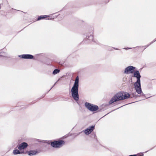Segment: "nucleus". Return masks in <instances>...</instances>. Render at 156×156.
Wrapping results in <instances>:
<instances>
[{"instance_id":"nucleus-1","label":"nucleus","mask_w":156,"mask_h":156,"mask_svg":"<svg viewBox=\"0 0 156 156\" xmlns=\"http://www.w3.org/2000/svg\"><path fill=\"white\" fill-rule=\"evenodd\" d=\"M79 87V77L77 76L75 80V83L71 89L72 95L74 99L78 101L79 99L78 88Z\"/></svg>"},{"instance_id":"nucleus-2","label":"nucleus","mask_w":156,"mask_h":156,"mask_svg":"<svg viewBox=\"0 0 156 156\" xmlns=\"http://www.w3.org/2000/svg\"><path fill=\"white\" fill-rule=\"evenodd\" d=\"M134 76L137 78V81L134 84L135 89L138 94H140L141 92L140 79L141 76L138 71H136L134 73Z\"/></svg>"},{"instance_id":"nucleus-3","label":"nucleus","mask_w":156,"mask_h":156,"mask_svg":"<svg viewBox=\"0 0 156 156\" xmlns=\"http://www.w3.org/2000/svg\"><path fill=\"white\" fill-rule=\"evenodd\" d=\"M122 93L119 92L114 95L110 101V103H112L114 102L123 99Z\"/></svg>"},{"instance_id":"nucleus-4","label":"nucleus","mask_w":156,"mask_h":156,"mask_svg":"<svg viewBox=\"0 0 156 156\" xmlns=\"http://www.w3.org/2000/svg\"><path fill=\"white\" fill-rule=\"evenodd\" d=\"M85 105L87 109L91 111H95L98 109V106L88 103H86Z\"/></svg>"},{"instance_id":"nucleus-5","label":"nucleus","mask_w":156,"mask_h":156,"mask_svg":"<svg viewBox=\"0 0 156 156\" xmlns=\"http://www.w3.org/2000/svg\"><path fill=\"white\" fill-rule=\"evenodd\" d=\"M64 143L63 141H58L51 143V145L54 147H61Z\"/></svg>"},{"instance_id":"nucleus-6","label":"nucleus","mask_w":156,"mask_h":156,"mask_svg":"<svg viewBox=\"0 0 156 156\" xmlns=\"http://www.w3.org/2000/svg\"><path fill=\"white\" fill-rule=\"evenodd\" d=\"M135 68V67L132 66H128L126 69L125 73L127 74L133 73L134 71Z\"/></svg>"},{"instance_id":"nucleus-7","label":"nucleus","mask_w":156,"mask_h":156,"mask_svg":"<svg viewBox=\"0 0 156 156\" xmlns=\"http://www.w3.org/2000/svg\"><path fill=\"white\" fill-rule=\"evenodd\" d=\"M27 143L23 142L20 144L18 148L21 151L26 148L27 146Z\"/></svg>"},{"instance_id":"nucleus-8","label":"nucleus","mask_w":156,"mask_h":156,"mask_svg":"<svg viewBox=\"0 0 156 156\" xmlns=\"http://www.w3.org/2000/svg\"><path fill=\"white\" fill-rule=\"evenodd\" d=\"M20 57L24 58L31 59L33 58V56L30 55H21Z\"/></svg>"},{"instance_id":"nucleus-9","label":"nucleus","mask_w":156,"mask_h":156,"mask_svg":"<svg viewBox=\"0 0 156 156\" xmlns=\"http://www.w3.org/2000/svg\"><path fill=\"white\" fill-rule=\"evenodd\" d=\"M94 126H92L90 128L87 129L85 131V133L86 134H90L94 129Z\"/></svg>"},{"instance_id":"nucleus-10","label":"nucleus","mask_w":156,"mask_h":156,"mask_svg":"<svg viewBox=\"0 0 156 156\" xmlns=\"http://www.w3.org/2000/svg\"><path fill=\"white\" fill-rule=\"evenodd\" d=\"M122 94L123 99L128 98L130 96L129 94L127 92L122 93Z\"/></svg>"},{"instance_id":"nucleus-11","label":"nucleus","mask_w":156,"mask_h":156,"mask_svg":"<svg viewBox=\"0 0 156 156\" xmlns=\"http://www.w3.org/2000/svg\"><path fill=\"white\" fill-rule=\"evenodd\" d=\"M24 153L23 152H20L18 150H15L13 151V153L14 154H22Z\"/></svg>"},{"instance_id":"nucleus-12","label":"nucleus","mask_w":156,"mask_h":156,"mask_svg":"<svg viewBox=\"0 0 156 156\" xmlns=\"http://www.w3.org/2000/svg\"><path fill=\"white\" fill-rule=\"evenodd\" d=\"M27 153L29 155L32 156L35 154L37 152L35 151H30L28 152Z\"/></svg>"},{"instance_id":"nucleus-13","label":"nucleus","mask_w":156,"mask_h":156,"mask_svg":"<svg viewBox=\"0 0 156 156\" xmlns=\"http://www.w3.org/2000/svg\"><path fill=\"white\" fill-rule=\"evenodd\" d=\"M48 17H49V16H48L47 15L42 16H41L39 17L37 19V20H40L41 19H44V18H47Z\"/></svg>"},{"instance_id":"nucleus-14","label":"nucleus","mask_w":156,"mask_h":156,"mask_svg":"<svg viewBox=\"0 0 156 156\" xmlns=\"http://www.w3.org/2000/svg\"><path fill=\"white\" fill-rule=\"evenodd\" d=\"M59 72V70L58 69H55L53 72V74L54 75L57 74Z\"/></svg>"},{"instance_id":"nucleus-15","label":"nucleus","mask_w":156,"mask_h":156,"mask_svg":"<svg viewBox=\"0 0 156 156\" xmlns=\"http://www.w3.org/2000/svg\"><path fill=\"white\" fill-rule=\"evenodd\" d=\"M48 20H51V18H50V19L49 18H48Z\"/></svg>"}]
</instances>
